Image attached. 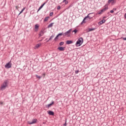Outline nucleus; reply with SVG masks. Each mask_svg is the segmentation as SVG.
<instances>
[{
    "label": "nucleus",
    "mask_w": 126,
    "mask_h": 126,
    "mask_svg": "<svg viewBox=\"0 0 126 126\" xmlns=\"http://www.w3.org/2000/svg\"><path fill=\"white\" fill-rule=\"evenodd\" d=\"M26 7H24L22 10L20 11V13L18 15H20V14H21V13H22V12H23V11H24V10H25L26 9Z\"/></svg>",
    "instance_id": "obj_20"
},
{
    "label": "nucleus",
    "mask_w": 126,
    "mask_h": 126,
    "mask_svg": "<svg viewBox=\"0 0 126 126\" xmlns=\"http://www.w3.org/2000/svg\"><path fill=\"white\" fill-rule=\"evenodd\" d=\"M55 37V35H52L51 36H50V38L49 39V41H51V40H52V39H53V38H54Z\"/></svg>",
    "instance_id": "obj_22"
},
{
    "label": "nucleus",
    "mask_w": 126,
    "mask_h": 126,
    "mask_svg": "<svg viewBox=\"0 0 126 126\" xmlns=\"http://www.w3.org/2000/svg\"><path fill=\"white\" fill-rule=\"evenodd\" d=\"M7 80H5L3 82L1 86L0 90H4V89H5V88L7 86Z\"/></svg>",
    "instance_id": "obj_4"
},
{
    "label": "nucleus",
    "mask_w": 126,
    "mask_h": 126,
    "mask_svg": "<svg viewBox=\"0 0 126 126\" xmlns=\"http://www.w3.org/2000/svg\"><path fill=\"white\" fill-rule=\"evenodd\" d=\"M67 3H68V1H66L65 2V4H67Z\"/></svg>",
    "instance_id": "obj_35"
},
{
    "label": "nucleus",
    "mask_w": 126,
    "mask_h": 126,
    "mask_svg": "<svg viewBox=\"0 0 126 126\" xmlns=\"http://www.w3.org/2000/svg\"><path fill=\"white\" fill-rule=\"evenodd\" d=\"M41 41H43V39L39 40V42H41Z\"/></svg>",
    "instance_id": "obj_42"
},
{
    "label": "nucleus",
    "mask_w": 126,
    "mask_h": 126,
    "mask_svg": "<svg viewBox=\"0 0 126 126\" xmlns=\"http://www.w3.org/2000/svg\"><path fill=\"white\" fill-rule=\"evenodd\" d=\"M12 65V64L11 63V61H10L9 63H7L5 65V68H10Z\"/></svg>",
    "instance_id": "obj_5"
},
{
    "label": "nucleus",
    "mask_w": 126,
    "mask_h": 126,
    "mask_svg": "<svg viewBox=\"0 0 126 126\" xmlns=\"http://www.w3.org/2000/svg\"><path fill=\"white\" fill-rule=\"evenodd\" d=\"M45 30H41V31L39 33V37H42V36H43V35H44V34L45 33Z\"/></svg>",
    "instance_id": "obj_6"
},
{
    "label": "nucleus",
    "mask_w": 126,
    "mask_h": 126,
    "mask_svg": "<svg viewBox=\"0 0 126 126\" xmlns=\"http://www.w3.org/2000/svg\"><path fill=\"white\" fill-rule=\"evenodd\" d=\"M55 104V102L52 101L51 103L49 104L48 105L46 106L47 108H50L52 106V105H54Z\"/></svg>",
    "instance_id": "obj_14"
},
{
    "label": "nucleus",
    "mask_w": 126,
    "mask_h": 126,
    "mask_svg": "<svg viewBox=\"0 0 126 126\" xmlns=\"http://www.w3.org/2000/svg\"><path fill=\"white\" fill-rule=\"evenodd\" d=\"M114 0H108V4H110L112 2V1H114Z\"/></svg>",
    "instance_id": "obj_24"
},
{
    "label": "nucleus",
    "mask_w": 126,
    "mask_h": 126,
    "mask_svg": "<svg viewBox=\"0 0 126 126\" xmlns=\"http://www.w3.org/2000/svg\"><path fill=\"white\" fill-rule=\"evenodd\" d=\"M35 31H38V30H39V25L36 24L35 25Z\"/></svg>",
    "instance_id": "obj_15"
},
{
    "label": "nucleus",
    "mask_w": 126,
    "mask_h": 126,
    "mask_svg": "<svg viewBox=\"0 0 126 126\" xmlns=\"http://www.w3.org/2000/svg\"><path fill=\"white\" fill-rule=\"evenodd\" d=\"M93 16H93H92V15H91V17H92Z\"/></svg>",
    "instance_id": "obj_45"
},
{
    "label": "nucleus",
    "mask_w": 126,
    "mask_h": 126,
    "mask_svg": "<svg viewBox=\"0 0 126 126\" xmlns=\"http://www.w3.org/2000/svg\"><path fill=\"white\" fill-rule=\"evenodd\" d=\"M83 43V38L80 37L77 41L76 43V45L78 47H80V46L82 45Z\"/></svg>",
    "instance_id": "obj_2"
},
{
    "label": "nucleus",
    "mask_w": 126,
    "mask_h": 126,
    "mask_svg": "<svg viewBox=\"0 0 126 126\" xmlns=\"http://www.w3.org/2000/svg\"><path fill=\"white\" fill-rule=\"evenodd\" d=\"M62 35L63 36V32L59 33V34L57 35V36L59 37V36H62Z\"/></svg>",
    "instance_id": "obj_25"
},
{
    "label": "nucleus",
    "mask_w": 126,
    "mask_h": 126,
    "mask_svg": "<svg viewBox=\"0 0 126 126\" xmlns=\"http://www.w3.org/2000/svg\"><path fill=\"white\" fill-rule=\"evenodd\" d=\"M105 18H107L106 16H104V17H103V19H105Z\"/></svg>",
    "instance_id": "obj_38"
},
{
    "label": "nucleus",
    "mask_w": 126,
    "mask_h": 126,
    "mask_svg": "<svg viewBox=\"0 0 126 126\" xmlns=\"http://www.w3.org/2000/svg\"><path fill=\"white\" fill-rule=\"evenodd\" d=\"M55 24V23H52L50 24H49L48 26H47V28H51V27H53V26Z\"/></svg>",
    "instance_id": "obj_13"
},
{
    "label": "nucleus",
    "mask_w": 126,
    "mask_h": 126,
    "mask_svg": "<svg viewBox=\"0 0 126 126\" xmlns=\"http://www.w3.org/2000/svg\"><path fill=\"white\" fill-rule=\"evenodd\" d=\"M112 4L114 3V1L112 2Z\"/></svg>",
    "instance_id": "obj_43"
},
{
    "label": "nucleus",
    "mask_w": 126,
    "mask_h": 126,
    "mask_svg": "<svg viewBox=\"0 0 126 126\" xmlns=\"http://www.w3.org/2000/svg\"><path fill=\"white\" fill-rule=\"evenodd\" d=\"M71 31H72V29H71L63 33V37H70V33H71Z\"/></svg>",
    "instance_id": "obj_3"
},
{
    "label": "nucleus",
    "mask_w": 126,
    "mask_h": 126,
    "mask_svg": "<svg viewBox=\"0 0 126 126\" xmlns=\"http://www.w3.org/2000/svg\"><path fill=\"white\" fill-rule=\"evenodd\" d=\"M2 104H3V102H2V101L0 102V105H2Z\"/></svg>",
    "instance_id": "obj_36"
},
{
    "label": "nucleus",
    "mask_w": 126,
    "mask_h": 126,
    "mask_svg": "<svg viewBox=\"0 0 126 126\" xmlns=\"http://www.w3.org/2000/svg\"><path fill=\"white\" fill-rule=\"evenodd\" d=\"M78 72H79V70H77L76 71H75V73L76 74H77V73H78Z\"/></svg>",
    "instance_id": "obj_31"
},
{
    "label": "nucleus",
    "mask_w": 126,
    "mask_h": 126,
    "mask_svg": "<svg viewBox=\"0 0 126 126\" xmlns=\"http://www.w3.org/2000/svg\"><path fill=\"white\" fill-rule=\"evenodd\" d=\"M49 41H50V40H49V39H48V40H47V42H49Z\"/></svg>",
    "instance_id": "obj_44"
},
{
    "label": "nucleus",
    "mask_w": 126,
    "mask_h": 126,
    "mask_svg": "<svg viewBox=\"0 0 126 126\" xmlns=\"http://www.w3.org/2000/svg\"><path fill=\"white\" fill-rule=\"evenodd\" d=\"M50 18L49 16L46 17L44 18V22H46L47 21H48V19Z\"/></svg>",
    "instance_id": "obj_17"
},
{
    "label": "nucleus",
    "mask_w": 126,
    "mask_h": 126,
    "mask_svg": "<svg viewBox=\"0 0 126 126\" xmlns=\"http://www.w3.org/2000/svg\"><path fill=\"white\" fill-rule=\"evenodd\" d=\"M95 28H92V29H89L87 31V32H91V31H94L95 30Z\"/></svg>",
    "instance_id": "obj_18"
},
{
    "label": "nucleus",
    "mask_w": 126,
    "mask_h": 126,
    "mask_svg": "<svg viewBox=\"0 0 126 126\" xmlns=\"http://www.w3.org/2000/svg\"><path fill=\"white\" fill-rule=\"evenodd\" d=\"M35 77H36V78H38L39 79H40V78L42 77L40 76H38V75H35Z\"/></svg>",
    "instance_id": "obj_27"
},
{
    "label": "nucleus",
    "mask_w": 126,
    "mask_h": 126,
    "mask_svg": "<svg viewBox=\"0 0 126 126\" xmlns=\"http://www.w3.org/2000/svg\"><path fill=\"white\" fill-rule=\"evenodd\" d=\"M64 44V42L63 41L59 43L60 46H63V45Z\"/></svg>",
    "instance_id": "obj_23"
},
{
    "label": "nucleus",
    "mask_w": 126,
    "mask_h": 126,
    "mask_svg": "<svg viewBox=\"0 0 126 126\" xmlns=\"http://www.w3.org/2000/svg\"><path fill=\"white\" fill-rule=\"evenodd\" d=\"M66 0H63V2H65Z\"/></svg>",
    "instance_id": "obj_39"
},
{
    "label": "nucleus",
    "mask_w": 126,
    "mask_h": 126,
    "mask_svg": "<svg viewBox=\"0 0 126 126\" xmlns=\"http://www.w3.org/2000/svg\"><path fill=\"white\" fill-rule=\"evenodd\" d=\"M110 13H114V10H111L110 11Z\"/></svg>",
    "instance_id": "obj_34"
},
{
    "label": "nucleus",
    "mask_w": 126,
    "mask_h": 126,
    "mask_svg": "<svg viewBox=\"0 0 126 126\" xmlns=\"http://www.w3.org/2000/svg\"><path fill=\"white\" fill-rule=\"evenodd\" d=\"M103 11H102V10H100V11L98 12V14H102L103 13Z\"/></svg>",
    "instance_id": "obj_30"
},
{
    "label": "nucleus",
    "mask_w": 126,
    "mask_h": 126,
    "mask_svg": "<svg viewBox=\"0 0 126 126\" xmlns=\"http://www.w3.org/2000/svg\"><path fill=\"white\" fill-rule=\"evenodd\" d=\"M47 3V1L43 3V4H42L38 8L37 12H38L39 11L41 10V9H42V8H43V6H44V5Z\"/></svg>",
    "instance_id": "obj_7"
},
{
    "label": "nucleus",
    "mask_w": 126,
    "mask_h": 126,
    "mask_svg": "<svg viewBox=\"0 0 126 126\" xmlns=\"http://www.w3.org/2000/svg\"><path fill=\"white\" fill-rule=\"evenodd\" d=\"M125 19H126V13L125 14Z\"/></svg>",
    "instance_id": "obj_40"
},
{
    "label": "nucleus",
    "mask_w": 126,
    "mask_h": 126,
    "mask_svg": "<svg viewBox=\"0 0 126 126\" xmlns=\"http://www.w3.org/2000/svg\"><path fill=\"white\" fill-rule=\"evenodd\" d=\"M94 13H89L86 17H85L83 20L82 21V22L81 23V24H83V23H86V22L85 21V20H86V19H87V18H89V19H91V18H92V17H93V16H90L91 15V14H93Z\"/></svg>",
    "instance_id": "obj_1"
},
{
    "label": "nucleus",
    "mask_w": 126,
    "mask_h": 126,
    "mask_svg": "<svg viewBox=\"0 0 126 126\" xmlns=\"http://www.w3.org/2000/svg\"><path fill=\"white\" fill-rule=\"evenodd\" d=\"M43 75H45V73L43 74Z\"/></svg>",
    "instance_id": "obj_46"
},
{
    "label": "nucleus",
    "mask_w": 126,
    "mask_h": 126,
    "mask_svg": "<svg viewBox=\"0 0 126 126\" xmlns=\"http://www.w3.org/2000/svg\"><path fill=\"white\" fill-rule=\"evenodd\" d=\"M48 114L50 115V116H54V115H55V113H54L53 111L51 110H49L48 111Z\"/></svg>",
    "instance_id": "obj_11"
},
{
    "label": "nucleus",
    "mask_w": 126,
    "mask_h": 126,
    "mask_svg": "<svg viewBox=\"0 0 126 126\" xmlns=\"http://www.w3.org/2000/svg\"><path fill=\"white\" fill-rule=\"evenodd\" d=\"M58 38H59V36L57 35L56 37L54 38V41H56L58 40Z\"/></svg>",
    "instance_id": "obj_28"
},
{
    "label": "nucleus",
    "mask_w": 126,
    "mask_h": 126,
    "mask_svg": "<svg viewBox=\"0 0 126 126\" xmlns=\"http://www.w3.org/2000/svg\"><path fill=\"white\" fill-rule=\"evenodd\" d=\"M105 22H106V20L102 19L101 21L98 22V25H102V24H103V23H105Z\"/></svg>",
    "instance_id": "obj_9"
},
{
    "label": "nucleus",
    "mask_w": 126,
    "mask_h": 126,
    "mask_svg": "<svg viewBox=\"0 0 126 126\" xmlns=\"http://www.w3.org/2000/svg\"><path fill=\"white\" fill-rule=\"evenodd\" d=\"M73 43V41L72 40H67L66 44L67 45H70V44H72Z\"/></svg>",
    "instance_id": "obj_12"
},
{
    "label": "nucleus",
    "mask_w": 126,
    "mask_h": 126,
    "mask_svg": "<svg viewBox=\"0 0 126 126\" xmlns=\"http://www.w3.org/2000/svg\"><path fill=\"white\" fill-rule=\"evenodd\" d=\"M37 119H34L32 120V122L31 123H29V125H33V124H36L37 123Z\"/></svg>",
    "instance_id": "obj_8"
},
{
    "label": "nucleus",
    "mask_w": 126,
    "mask_h": 126,
    "mask_svg": "<svg viewBox=\"0 0 126 126\" xmlns=\"http://www.w3.org/2000/svg\"><path fill=\"white\" fill-rule=\"evenodd\" d=\"M123 40H124V41H126V37H124Z\"/></svg>",
    "instance_id": "obj_37"
},
{
    "label": "nucleus",
    "mask_w": 126,
    "mask_h": 126,
    "mask_svg": "<svg viewBox=\"0 0 126 126\" xmlns=\"http://www.w3.org/2000/svg\"><path fill=\"white\" fill-rule=\"evenodd\" d=\"M108 10V6L105 7V8H103L101 10V11H103V12L106 11V10Z\"/></svg>",
    "instance_id": "obj_19"
},
{
    "label": "nucleus",
    "mask_w": 126,
    "mask_h": 126,
    "mask_svg": "<svg viewBox=\"0 0 126 126\" xmlns=\"http://www.w3.org/2000/svg\"><path fill=\"white\" fill-rule=\"evenodd\" d=\"M39 47H40V44H36L34 47V49H38V48H39Z\"/></svg>",
    "instance_id": "obj_21"
},
{
    "label": "nucleus",
    "mask_w": 126,
    "mask_h": 126,
    "mask_svg": "<svg viewBox=\"0 0 126 126\" xmlns=\"http://www.w3.org/2000/svg\"><path fill=\"white\" fill-rule=\"evenodd\" d=\"M21 7V4H18V5L15 6L16 9H18V8H20Z\"/></svg>",
    "instance_id": "obj_16"
},
{
    "label": "nucleus",
    "mask_w": 126,
    "mask_h": 126,
    "mask_svg": "<svg viewBox=\"0 0 126 126\" xmlns=\"http://www.w3.org/2000/svg\"><path fill=\"white\" fill-rule=\"evenodd\" d=\"M63 126H66V120H65V124H63Z\"/></svg>",
    "instance_id": "obj_33"
},
{
    "label": "nucleus",
    "mask_w": 126,
    "mask_h": 126,
    "mask_svg": "<svg viewBox=\"0 0 126 126\" xmlns=\"http://www.w3.org/2000/svg\"><path fill=\"white\" fill-rule=\"evenodd\" d=\"M60 9H61V6H58L57 7V10H60Z\"/></svg>",
    "instance_id": "obj_32"
},
{
    "label": "nucleus",
    "mask_w": 126,
    "mask_h": 126,
    "mask_svg": "<svg viewBox=\"0 0 126 126\" xmlns=\"http://www.w3.org/2000/svg\"><path fill=\"white\" fill-rule=\"evenodd\" d=\"M65 49V47H60L58 48V50L61 51V52H63Z\"/></svg>",
    "instance_id": "obj_10"
},
{
    "label": "nucleus",
    "mask_w": 126,
    "mask_h": 126,
    "mask_svg": "<svg viewBox=\"0 0 126 126\" xmlns=\"http://www.w3.org/2000/svg\"><path fill=\"white\" fill-rule=\"evenodd\" d=\"M50 16H53L54 15V12H52L49 14Z\"/></svg>",
    "instance_id": "obj_29"
},
{
    "label": "nucleus",
    "mask_w": 126,
    "mask_h": 126,
    "mask_svg": "<svg viewBox=\"0 0 126 126\" xmlns=\"http://www.w3.org/2000/svg\"><path fill=\"white\" fill-rule=\"evenodd\" d=\"M113 10H117V8H114Z\"/></svg>",
    "instance_id": "obj_41"
},
{
    "label": "nucleus",
    "mask_w": 126,
    "mask_h": 126,
    "mask_svg": "<svg viewBox=\"0 0 126 126\" xmlns=\"http://www.w3.org/2000/svg\"><path fill=\"white\" fill-rule=\"evenodd\" d=\"M72 32V33H73V32H74L75 34H76V33H77V30L75 29Z\"/></svg>",
    "instance_id": "obj_26"
}]
</instances>
